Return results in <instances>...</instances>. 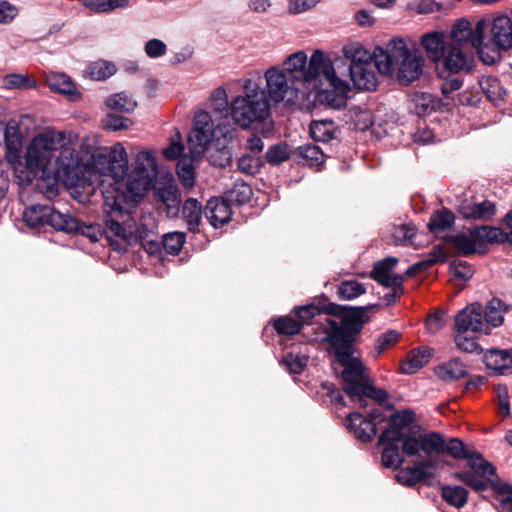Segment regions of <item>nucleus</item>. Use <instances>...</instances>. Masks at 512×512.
Segmentation results:
<instances>
[{
	"label": "nucleus",
	"mask_w": 512,
	"mask_h": 512,
	"mask_svg": "<svg viewBox=\"0 0 512 512\" xmlns=\"http://www.w3.org/2000/svg\"><path fill=\"white\" fill-rule=\"evenodd\" d=\"M362 321L357 316H351L337 321L327 317L322 327L324 340L330 344V352L343 367L341 372L344 381V391L361 407L366 406V398L380 405L388 400V392L368 383V376L359 358L353 356V342L362 329Z\"/></svg>",
	"instance_id": "f257e3e1"
},
{
	"label": "nucleus",
	"mask_w": 512,
	"mask_h": 512,
	"mask_svg": "<svg viewBox=\"0 0 512 512\" xmlns=\"http://www.w3.org/2000/svg\"><path fill=\"white\" fill-rule=\"evenodd\" d=\"M128 157L122 144L111 148H98V174L110 176L113 184L102 191L105 208L108 213L122 214L128 211L130 204L138 203L151 189L153 179L136 174H128Z\"/></svg>",
	"instance_id": "f03ea898"
},
{
	"label": "nucleus",
	"mask_w": 512,
	"mask_h": 512,
	"mask_svg": "<svg viewBox=\"0 0 512 512\" xmlns=\"http://www.w3.org/2000/svg\"><path fill=\"white\" fill-rule=\"evenodd\" d=\"M425 59L421 51L413 44L409 46L404 39H391L386 49L376 52V68L384 75L397 69L396 77L400 84L409 85L420 78Z\"/></svg>",
	"instance_id": "7ed1b4c3"
},
{
	"label": "nucleus",
	"mask_w": 512,
	"mask_h": 512,
	"mask_svg": "<svg viewBox=\"0 0 512 512\" xmlns=\"http://www.w3.org/2000/svg\"><path fill=\"white\" fill-rule=\"evenodd\" d=\"M261 77L243 81V92L230 102V116L237 126L249 129L265 122L271 115L270 102L261 87Z\"/></svg>",
	"instance_id": "20e7f679"
},
{
	"label": "nucleus",
	"mask_w": 512,
	"mask_h": 512,
	"mask_svg": "<svg viewBox=\"0 0 512 512\" xmlns=\"http://www.w3.org/2000/svg\"><path fill=\"white\" fill-rule=\"evenodd\" d=\"M65 133L46 130L36 135L26 152V164L34 173L48 176L55 154L64 146Z\"/></svg>",
	"instance_id": "39448f33"
},
{
	"label": "nucleus",
	"mask_w": 512,
	"mask_h": 512,
	"mask_svg": "<svg viewBox=\"0 0 512 512\" xmlns=\"http://www.w3.org/2000/svg\"><path fill=\"white\" fill-rule=\"evenodd\" d=\"M284 71L298 82L316 81L322 74L332 72V60L320 50H315L308 61L304 51L289 55L283 62Z\"/></svg>",
	"instance_id": "423d86ee"
},
{
	"label": "nucleus",
	"mask_w": 512,
	"mask_h": 512,
	"mask_svg": "<svg viewBox=\"0 0 512 512\" xmlns=\"http://www.w3.org/2000/svg\"><path fill=\"white\" fill-rule=\"evenodd\" d=\"M23 220L30 228L49 225L56 230L74 232L78 229V221L69 214L61 213L48 205H32L23 212Z\"/></svg>",
	"instance_id": "0eeeda50"
},
{
	"label": "nucleus",
	"mask_w": 512,
	"mask_h": 512,
	"mask_svg": "<svg viewBox=\"0 0 512 512\" xmlns=\"http://www.w3.org/2000/svg\"><path fill=\"white\" fill-rule=\"evenodd\" d=\"M465 460L470 470L454 472L452 476L476 492L486 490L488 481L495 475V467L474 448L471 449Z\"/></svg>",
	"instance_id": "6e6552de"
},
{
	"label": "nucleus",
	"mask_w": 512,
	"mask_h": 512,
	"mask_svg": "<svg viewBox=\"0 0 512 512\" xmlns=\"http://www.w3.org/2000/svg\"><path fill=\"white\" fill-rule=\"evenodd\" d=\"M230 131H225L220 124L215 127L210 114L206 111L198 112L194 117V127L189 135V145L192 146V153L201 154L206 150L214 139L220 136L227 138Z\"/></svg>",
	"instance_id": "1a4fd4ad"
},
{
	"label": "nucleus",
	"mask_w": 512,
	"mask_h": 512,
	"mask_svg": "<svg viewBox=\"0 0 512 512\" xmlns=\"http://www.w3.org/2000/svg\"><path fill=\"white\" fill-rule=\"evenodd\" d=\"M81 172V160L74 149L66 144L65 140L64 146L55 154L47 177L52 176L66 184L79 186V173Z\"/></svg>",
	"instance_id": "9d476101"
},
{
	"label": "nucleus",
	"mask_w": 512,
	"mask_h": 512,
	"mask_svg": "<svg viewBox=\"0 0 512 512\" xmlns=\"http://www.w3.org/2000/svg\"><path fill=\"white\" fill-rule=\"evenodd\" d=\"M264 79L266 82L264 91L269 101L280 103L284 100L291 101L296 97L297 89L290 84L284 70L272 66L265 71Z\"/></svg>",
	"instance_id": "9b49d317"
},
{
	"label": "nucleus",
	"mask_w": 512,
	"mask_h": 512,
	"mask_svg": "<svg viewBox=\"0 0 512 512\" xmlns=\"http://www.w3.org/2000/svg\"><path fill=\"white\" fill-rule=\"evenodd\" d=\"M440 64L451 75L469 73L475 64L474 51L465 45L448 44Z\"/></svg>",
	"instance_id": "f8f14e48"
},
{
	"label": "nucleus",
	"mask_w": 512,
	"mask_h": 512,
	"mask_svg": "<svg viewBox=\"0 0 512 512\" xmlns=\"http://www.w3.org/2000/svg\"><path fill=\"white\" fill-rule=\"evenodd\" d=\"M327 82V87L319 92L318 100L331 108L341 109L345 107L347 100V93L349 92L348 84L337 77L334 66L332 65V72L329 74H322Z\"/></svg>",
	"instance_id": "ddd939ff"
},
{
	"label": "nucleus",
	"mask_w": 512,
	"mask_h": 512,
	"mask_svg": "<svg viewBox=\"0 0 512 512\" xmlns=\"http://www.w3.org/2000/svg\"><path fill=\"white\" fill-rule=\"evenodd\" d=\"M488 27L487 20L481 19L477 21L474 28L467 20H459L451 30V45H465L472 50L474 46H479L481 40H484V34Z\"/></svg>",
	"instance_id": "4468645a"
},
{
	"label": "nucleus",
	"mask_w": 512,
	"mask_h": 512,
	"mask_svg": "<svg viewBox=\"0 0 512 512\" xmlns=\"http://www.w3.org/2000/svg\"><path fill=\"white\" fill-rule=\"evenodd\" d=\"M399 437L400 434L394 430H384L379 436L378 445L383 446L381 460L386 468L397 470L404 462L397 442Z\"/></svg>",
	"instance_id": "2eb2a0df"
},
{
	"label": "nucleus",
	"mask_w": 512,
	"mask_h": 512,
	"mask_svg": "<svg viewBox=\"0 0 512 512\" xmlns=\"http://www.w3.org/2000/svg\"><path fill=\"white\" fill-rule=\"evenodd\" d=\"M380 414L372 413L364 417L361 413L354 412L347 416L346 427L349 432L361 442H370L376 434V419Z\"/></svg>",
	"instance_id": "dca6fc26"
},
{
	"label": "nucleus",
	"mask_w": 512,
	"mask_h": 512,
	"mask_svg": "<svg viewBox=\"0 0 512 512\" xmlns=\"http://www.w3.org/2000/svg\"><path fill=\"white\" fill-rule=\"evenodd\" d=\"M455 329L488 333L483 320V310L479 304H471L455 316Z\"/></svg>",
	"instance_id": "f3484780"
},
{
	"label": "nucleus",
	"mask_w": 512,
	"mask_h": 512,
	"mask_svg": "<svg viewBox=\"0 0 512 512\" xmlns=\"http://www.w3.org/2000/svg\"><path fill=\"white\" fill-rule=\"evenodd\" d=\"M397 263L398 259L395 257H387L378 261L373 267L371 277L385 287L402 285L404 281L403 276L394 272Z\"/></svg>",
	"instance_id": "a211bd4d"
},
{
	"label": "nucleus",
	"mask_w": 512,
	"mask_h": 512,
	"mask_svg": "<svg viewBox=\"0 0 512 512\" xmlns=\"http://www.w3.org/2000/svg\"><path fill=\"white\" fill-rule=\"evenodd\" d=\"M449 42L445 41V33L442 31H431L424 33L420 38V45L425 51L427 58L437 66L446 51Z\"/></svg>",
	"instance_id": "6ab92c4d"
},
{
	"label": "nucleus",
	"mask_w": 512,
	"mask_h": 512,
	"mask_svg": "<svg viewBox=\"0 0 512 512\" xmlns=\"http://www.w3.org/2000/svg\"><path fill=\"white\" fill-rule=\"evenodd\" d=\"M45 82L51 90L66 96L70 101L80 98L75 83L66 73L51 71L45 75Z\"/></svg>",
	"instance_id": "aec40b11"
},
{
	"label": "nucleus",
	"mask_w": 512,
	"mask_h": 512,
	"mask_svg": "<svg viewBox=\"0 0 512 512\" xmlns=\"http://www.w3.org/2000/svg\"><path fill=\"white\" fill-rule=\"evenodd\" d=\"M156 154L157 152L154 149L143 147L137 149L132 164V171L156 180L159 174Z\"/></svg>",
	"instance_id": "412c9836"
},
{
	"label": "nucleus",
	"mask_w": 512,
	"mask_h": 512,
	"mask_svg": "<svg viewBox=\"0 0 512 512\" xmlns=\"http://www.w3.org/2000/svg\"><path fill=\"white\" fill-rule=\"evenodd\" d=\"M205 216L214 228H218L230 221L232 211L225 199L214 197L207 201Z\"/></svg>",
	"instance_id": "4be33fe9"
},
{
	"label": "nucleus",
	"mask_w": 512,
	"mask_h": 512,
	"mask_svg": "<svg viewBox=\"0 0 512 512\" xmlns=\"http://www.w3.org/2000/svg\"><path fill=\"white\" fill-rule=\"evenodd\" d=\"M375 62L370 65H353L349 68L350 78L358 90L373 91L377 87V76L374 71Z\"/></svg>",
	"instance_id": "5701e85b"
},
{
	"label": "nucleus",
	"mask_w": 512,
	"mask_h": 512,
	"mask_svg": "<svg viewBox=\"0 0 512 512\" xmlns=\"http://www.w3.org/2000/svg\"><path fill=\"white\" fill-rule=\"evenodd\" d=\"M484 363L487 369L505 375L511 372L512 349H490L484 354Z\"/></svg>",
	"instance_id": "b1692460"
},
{
	"label": "nucleus",
	"mask_w": 512,
	"mask_h": 512,
	"mask_svg": "<svg viewBox=\"0 0 512 512\" xmlns=\"http://www.w3.org/2000/svg\"><path fill=\"white\" fill-rule=\"evenodd\" d=\"M379 49L381 48L376 47L373 52H370L360 42H351L343 47V54L350 61V68L355 64L359 66L370 65L373 60L376 63V52Z\"/></svg>",
	"instance_id": "393cba45"
},
{
	"label": "nucleus",
	"mask_w": 512,
	"mask_h": 512,
	"mask_svg": "<svg viewBox=\"0 0 512 512\" xmlns=\"http://www.w3.org/2000/svg\"><path fill=\"white\" fill-rule=\"evenodd\" d=\"M459 213L466 219L487 221L495 215L496 205L488 200L480 203H463L459 207Z\"/></svg>",
	"instance_id": "a878e982"
},
{
	"label": "nucleus",
	"mask_w": 512,
	"mask_h": 512,
	"mask_svg": "<svg viewBox=\"0 0 512 512\" xmlns=\"http://www.w3.org/2000/svg\"><path fill=\"white\" fill-rule=\"evenodd\" d=\"M5 157L10 164H17L21 159L22 135L15 125H7L5 129Z\"/></svg>",
	"instance_id": "bb28decb"
},
{
	"label": "nucleus",
	"mask_w": 512,
	"mask_h": 512,
	"mask_svg": "<svg viewBox=\"0 0 512 512\" xmlns=\"http://www.w3.org/2000/svg\"><path fill=\"white\" fill-rule=\"evenodd\" d=\"M432 356V350L428 347H420L412 350L400 365L403 374H414L428 364Z\"/></svg>",
	"instance_id": "cd10ccee"
},
{
	"label": "nucleus",
	"mask_w": 512,
	"mask_h": 512,
	"mask_svg": "<svg viewBox=\"0 0 512 512\" xmlns=\"http://www.w3.org/2000/svg\"><path fill=\"white\" fill-rule=\"evenodd\" d=\"M451 241L462 255H470L482 249L479 239L476 237L475 229L469 230L468 233L452 236Z\"/></svg>",
	"instance_id": "c85d7f7f"
},
{
	"label": "nucleus",
	"mask_w": 512,
	"mask_h": 512,
	"mask_svg": "<svg viewBox=\"0 0 512 512\" xmlns=\"http://www.w3.org/2000/svg\"><path fill=\"white\" fill-rule=\"evenodd\" d=\"M435 373L444 381H454L467 375V367L459 359H452L437 366Z\"/></svg>",
	"instance_id": "c756f323"
},
{
	"label": "nucleus",
	"mask_w": 512,
	"mask_h": 512,
	"mask_svg": "<svg viewBox=\"0 0 512 512\" xmlns=\"http://www.w3.org/2000/svg\"><path fill=\"white\" fill-rule=\"evenodd\" d=\"M476 237H478L481 247L486 243H510L509 232H504L498 227L479 226L474 228Z\"/></svg>",
	"instance_id": "7c9ffc66"
},
{
	"label": "nucleus",
	"mask_w": 512,
	"mask_h": 512,
	"mask_svg": "<svg viewBox=\"0 0 512 512\" xmlns=\"http://www.w3.org/2000/svg\"><path fill=\"white\" fill-rule=\"evenodd\" d=\"M182 215L189 231H196L202 219V206L194 198H188L183 205Z\"/></svg>",
	"instance_id": "2f4dec72"
},
{
	"label": "nucleus",
	"mask_w": 512,
	"mask_h": 512,
	"mask_svg": "<svg viewBox=\"0 0 512 512\" xmlns=\"http://www.w3.org/2000/svg\"><path fill=\"white\" fill-rule=\"evenodd\" d=\"M507 311L506 307L504 306L503 302L498 298L491 299L484 311L483 320L485 323L486 328L488 329V326L491 327H498L503 323L504 320V313Z\"/></svg>",
	"instance_id": "473e14b6"
},
{
	"label": "nucleus",
	"mask_w": 512,
	"mask_h": 512,
	"mask_svg": "<svg viewBox=\"0 0 512 512\" xmlns=\"http://www.w3.org/2000/svg\"><path fill=\"white\" fill-rule=\"evenodd\" d=\"M105 105L110 110H114V111H118V112H122V113H131L136 108L137 102L127 92H119V93L110 95L105 100Z\"/></svg>",
	"instance_id": "72a5a7b5"
},
{
	"label": "nucleus",
	"mask_w": 512,
	"mask_h": 512,
	"mask_svg": "<svg viewBox=\"0 0 512 512\" xmlns=\"http://www.w3.org/2000/svg\"><path fill=\"white\" fill-rule=\"evenodd\" d=\"M443 500L455 508H462L468 500V491L458 485H443L441 487Z\"/></svg>",
	"instance_id": "f704fd0d"
},
{
	"label": "nucleus",
	"mask_w": 512,
	"mask_h": 512,
	"mask_svg": "<svg viewBox=\"0 0 512 512\" xmlns=\"http://www.w3.org/2000/svg\"><path fill=\"white\" fill-rule=\"evenodd\" d=\"M445 440L440 433L430 432L421 435V450L428 457L439 456L444 453Z\"/></svg>",
	"instance_id": "c9c22d12"
},
{
	"label": "nucleus",
	"mask_w": 512,
	"mask_h": 512,
	"mask_svg": "<svg viewBox=\"0 0 512 512\" xmlns=\"http://www.w3.org/2000/svg\"><path fill=\"white\" fill-rule=\"evenodd\" d=\"M156 198L170 209L178 211L180 205V193L178 187L173 183H167L155 191Z\"/></svg>",
	"instance_id": "e433bc0d"
},
{
	"label": "nucleus",
	"mask_w": 512,
	"mask_h": 512,
	"mask_svg": "<svg viewBox=\"0 0 512 512\" xmlns=\"http://www.w3.org/2000/svg\"><path fill=\"white\" fill-rule=\"evenodd\" d=\"M454 224V215L453 213L443 208L437 212H435L428 222V228L433 233H439L445 231L452 227Z\"/></svg>",
	"instance_id": "4c0bfd02"
},
{
	"label": "nucleus",
	"mask_w": 512,
	"mask_h": 512,
	"mask_svg": "<svg viewBox=\"0 0 512 512\" xmlns=\"http://www.w3.org/2000/svg\"><path fill=\"white\" fill-rule=\"evenodd\" d=\"M475 332L455 329L454 342L457 348L466 353H480L481 347L476 341Z\"/></svg>",
	"instance_id": "58836bf2"
},
{
	"label": "nucleus",
	"mask_w": 512,
	"mask_h": 512,
	"mask_svg": "<svg viewBox=\"0 0 512 512\" xmlns=\"http://www.w3.org/2000/svg\"><path fill=\"white\" fill-rule=\"evenodd\" d=\"M212 110L220 116L230 115V103L228 102L227 92L224 87L214 89L209 97Z\"/></svg>",
	"instance_id": "ea45409f"
},
{
	"label": "nucleus",
	"mask_w": 512,
	"mask_h": 512,
	"mask_svg": "<svg viewBox=\"0 0 512 512\" xmlns=\"http://www.w3.org/2000/svg\"><path fill=\"white\" fill-rule=\"evenodd\" d=\"M177 175L181 180V183L186 188H191L194 185V167L193 160L187 155L182 156L177 163L176 168Z\"/></svg>",
	"instance_id": "a19ab883"
},
{
	"label": "nucleus",
	"mask_w": 512,
	"mask_h": 512,
	"mask_svg": "<svg viewBox=\"0 0 512 512\" xmlns=\"http://www.w3.org/2000/svg\"><path fill=\"white\" fill-rule=\"evenodd\" d=\"M415 420V414L412 410H401L396 411L392 415H390L388 420V425L385 430H394L398 432L399 434H404L402 432L403 428L408 427L411 425Z\"/></svg>",
	"instance_id": "79ce46f5"
},
{
	"label": "nucleus",
	"mask_w": 512,
	"mask_h": 512,
	"mask_svg": "<svg viewBox=\"0 0 512 512\" xmlns=\"http://www.w3.org/2000/svg\"><path fill=\"white\" fill-rule=\"evenodd\" d=\"M297 155L309 166H317L324 161V154L315 144H304L297 148Z\"/></svg>",
	"instance_id": "37998d69"
},
{
	"label": "nucleus",
	"mask_w": 512,
	"mask_h": 512,
	"mask_svg": "<svg viewBox=\"0 0 512 512\" xmlns=\"http://www.w3.org/2000/svg\"><path fill=\"white\" fill-rule=\"evenodd\" d=\"M252 196L251 187L243 181H236L233 186L226 192L228 201L238 204L247 203Z\"/></svg>",
	"instance_id": "c03bdc74"
},
{
	"label": "nucleus",
	"mask_w": 512,
	"mask_h": 512,
	"mask_svg": "<svg viewBox=\"0 0 512 512\" xmlns=\"http://www.w3.org/2000/svg\"><path fill=\"white\" fill-rule=\"evenodd\" d=\"M411 102L414 105V110L418 115L430 113L435 109L436 101L430 93L415 92L412 95Z\"/></svg>",
	"instance_id": "a18cd8bd"
},
{
	"label": "nucleus",
	"mask_w": 512,
	"mask_h": 512,
	"mask_svg": "<svg viewBox=\"0 0 512 512\" xmlns=\"http://www.w3.org/2000/svg\"><path fill=\"white\" fill-rule=\"evenodd\" d=\"M366 292L363 284L356 280L343 281L337 289L339 298L343 300H352Z\"/></svg>",
	"instance_id": "49530a36"
},
{
	"label": "nucleus",
	"mask_w": 512,
	"mask_h": 512,
	"mask_svg": "<svg viewBox=\"0 0 512 512\" xmlns=\"http://www.w3.org/2000/svg\"><path fill=\"white\" fill-rule=\"evenodd\" d=\"M490 485L492 489L497 493L503 496L500 500V505L503 510H507L508 512H512V486L507 482L490 479Z\"/></svg>",
	"instance_id": "de8ad7c7"
},
{
	"label": "nucleus",
	"mask_w": 512,
	"mask_h": 512,
	"mask_svg": "<svg viewBox=\"0 0 512 512\" xmlns=\"http://www.w3.org/2000/svg\"><path fill=\"white\" fill-rule=\"evenodd\" d=\"M400 337L401 334L396 330H388L381 334L375 341L374 356L378 357L381 353L394 346Z\"/></svg>",
	"instance_id": "09e8293b"
},
{
	"label": "nucleus",
	"mask_w": 512,
	"mask_h": 512,
	"mask_svg": "<svg viewBox=\"0 0 512 512\" xmlns=\"http://www.w3.org/2000/svg\"><path fill=\"white\" fill-rule=\"evenodd\" d=\"M308 357L298 353L288 352L282 360V364L292 374H300L307 366Z\"/></svg>",
	"instance_id": "8fccbe9b"
},
{
	"label": "nucleus",
	"mask_w": 512,
	"mask_h": 512,
	"mask_svg": "<svg viewBox=\"0 0 512 512\" xmlns=\"http://www.w3.org/2000/svg\"><path fill=\"white\" fill-rule=\"evenodd\" d=\"M397 442L401 445L402 455L416 456L421 450V435L416 437L408 433L400 434Z\"/></svg>",
	"instance_id": "3c124183"
},
{
	"label": "nucleus",
	"mask_w": 512,
	"mask_h": 512,
	"mask_svg": "<svg viewBox=\"0 0 512 512\" xmlns=\"http://www.w3.org/2000/svg\"><path fill=\"white\" fill-rule=\"evenodd\" d=\"M185 233L183 232H170L163 236V247L165 251L171 255H176L182 249L185 243Z\"/></svg>",
	"instance_id": "603ef678"
},
{
	"label": "nucleus",
	"mask_w": 512,
	"mask_h": 512,
	"mask_svg": "<svg viewBox=\"0 0 512 512\" xmlns=\"http://www.w3.org/2000/svg\"><path fill=\"white\" fill-rule=\"evenodd\" d=\"M395 478L397 482L407 486H413L425 480L422 472L415 466V464L412 467H406L399 470Z\"/></svg>",
	"instance_id": "864d4df0"
},
{
	"label": "nucleus",
	"mask_w": 512,
	"mask_h": 512,
	"mask_svg": "<svg viewBox=\"0 0 512 512\" xmlns=\"http://www.w3.org/2000/svg\"><path fill=\"white\" fill-rule=\"evenodd\" d=\"M473 49L477 50L479 58L484 64L487 65H492L499 61L501 58L500 52L504 51L497 46L490 48L487 44L484 43V40H481L479 46H474Z\"/></svg>",
	"instance_id": "5fc2aeb1"
},
{
	"label": "nucleus",
	"mask_w": 512,
	"mask_h": 512,
	"mask_svg": "<svg viewBox=\"0 0 512 512\" xmlns=\"http://www.w3.org/2000/svg\"><path fill=\"white\" fill-rule=\"evenodd\" d=\"M472 447H467L459 438H451L447 443L445 442L444 453L450 455L455 459H465Z\"/></svg>",
	"instance_id": "6e6d98bb"
},
{
	"label": "nucleus",
	"mask_w": 512,
	"mask_h": 512,
	"mask_svg": "<svg viewBox=\"0 0 512 512\" xmlns=\"http://www.w3.org/2000/svg\"><path fill=\"white\" fill-rule=\"evenodd\" d=\"M327 121H314L311 123L310 132L315 141L328 142L333 138V133Z\"/></svg>",
	"instance_id": "4d7b16f0"
},
{
	"label": "nucleus",
	"mask_w": 512,
	"mask_h": 512,
	"mask_svg": "<svg viewBox=\"0 0 512 512\" xmlns=\"http://www.w3.org/2000/svg\"><path fill=\"white\" fill-rule=\"evenodd\" d=\"M274 327L279 334L295 335L300 332L302 324L290 317H281L276 320Z\"/></svg>",
	"instance_id": "13d9d810"
},
{
	"label": "nucleus",
	"mask_w": 512,
	"mask_h": 512,
	"mask_svg": "<svg viewBox=\"0 0 512 512\" xmlns=\"http://www.w3.org/2000/svg\"><path fill=\"white\" fill-rule=\"evenodd\" d=\"M450 273L456 279L461 281H468L474 274V269L466 261H453L450 264Z\"/></svg>",
	"instance_id": "bf43d9fd"
},
{
	"label": "nucleus",
	"mask_w": 512,
	"mask_h": 512,
	"mask_svg": "<svg viewBox=\"0 0 512 512\" xmlns=\"http://www.w3.org/2000/svg\"><path fill=\"white\" fill-rule=\"evenodd\" d=\"M132 124L129 118L118 116L115 114H108L103 120V127L108 131L126 130Z\"/></svg>",
	"instance_id": "052dcab7"
},
{
	"label": "nucleus",
	"mask_w": 512,
	"mask_h": 512,
	"mask_svg": "<svg viewBox=\"0 0 512 512\" xmlns=\"http://www.w3.org/2000/svg\"><path fill=\"white\" fill-rule=\"evenodd\" d=\"M290 157V151L287 145H273L266 152L268 163L278 165Z\"/></svg>",
	"instance_id": "680f3d73"
},
{
	"label": "nucleus",
	"mask_w": 512,
	"mask_h": 512,
	"mask_svg": "<svg viewBox=\"0 0 512 512\" xmlns=\"http://www.w3.org/2000/svg\"><path fill=\"white\" fill-rule=\"evenodd\" d=\"M415 236V227L411 224H401L393 229L392 237L395 244L410 243Z\"/></svg>",
	"instance_id": "e2e57ef3"
},
{
	"label": "nucleus",
	"mask_w": 512,
	"mask_h": 512,
	"mask_svg": "<svg viewBox=\"0 0 512 512\" xmlns=\"http://www.w3.org/2000/svg\"><path fill=\"white\" fill-rule=\"evenodd\" d=\"M408 8L418 14H428L442 9V4L435 0H412L408 3Z\"/></svg>",
	"instance_id": "0e129e2a"
},
{
	"label": "nucleus",
	"mask_w": 512,
	"mask_h": 512,
	"mask_svg": "<svg viewBox=\"0 0 512 512\" xmlns=\"http://www.w3.org/2000/svg\"><path fill=\"white\" fill-rule=\"evenodd\" d=\"M144 51L149 58H159L166 54L167 46L160 39H151L146 42Z\"/></svg>",
	"instance_id": "69168bd1"
},
{
	"label": "nucleus",
	"mask_w": 512,
	"mask_h": 512,
	"mask_svg": "<svg viewBox=\"0 0 512 512\" xmlns=\"http://www.w3.org/2000/svg\"><path fill=\"white\" fill-rule=\"evenodd\" d=\"M183 150L184 145L181 135L177 133L175 138L171 140L170 145L163 149L162 154L166 159L175 160L181 156Z\"/></svg>",
	"instance_id": "338daca9"
},
{
	"label": "nucleus",
	"mask_w": 512,
	"mask_h": 512,
	"mask_svg": "<svg viewBox=\"0 0 512 512\" xmlns=\"http://www.w3.org/2000/svg\"><path fill=\"white\" fill-rule=\"evenodd\" d=\"M129 6L130 0H98V13H112Z\"/></svg>",
	"instance_id": "774afa93"
}]
</instances>
